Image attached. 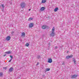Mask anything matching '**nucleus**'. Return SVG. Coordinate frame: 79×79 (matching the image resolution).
Wrapping results in <instances>:
<instances>
[{
  "label": "nucleus",
  "mask_w": 79,
  "mask_h": 79,
  "mask_svg": "<svg viewBox=\"0 0 79 79\" xmlns=\"http://www.w3.org/2000/svg\"><path fill=\"white\" fill-rule=\"evenodd\" d=\"M42 76L43 77H45V75H43Z\"/></svg>",
  "instance_id": "28"
},
{
  "label": "nucleus",
  "mask_w": 79,
  "mask_h": 79,
  "mask_svg": "<svg viewBox=\"0 0 79 79\" xmlns=\"http://www.w3.org/2000/svg\"><path fill=\"white\" fill-rule=\"evenodd\" d=\"M32 19H33V18L30 17L28 19V21H31V20H32Z\"/></svg>",
  "instance_id": "13"
},
{
  "label": "nucleus",
  "mask_w": 79,
  "mask_h": 79,
  "mask_svg": "<svg viewBox=\"0 0 79 79\" xmlns=\"http://www.w3.org/2000/svg\"><path fill=\"white\" fill-rule=\"evenodd\" d=\"M42 28L43 29H49V27L46 25H44L42 27Z\"/></svg>",
  "instance_id": "4"
},
{
  "label": "nucleus",
  "mask_w": 79,
  "mask_h": 79,
  "mask_svg": "<svg viewBox=\"0 0 79 79\" xmlns=\"http://www.w3.org/2000/svg\"><path fill=\"white\" fill-rule=\"evenodd\" d=\"M1 6L3 8H5V6H4V5L2 4L1 5Z\"/></svg>",
  "instance_id": "21"
},
{
  "label": "nucleus",
  "mask_w": 79,
  "mask_h": 79,
  "mask_svg": "<svg viewBox=\"0 0 79 79\" xmlns=\"http://www.w3.org/2000/svg\"><path fill=\"white\" fill-rule=\"evenodd\" d=\"M10 58H11V59H13V56L11 55H10Z\"/></svg>",
  "instance_id": "22"
},
{
  "label": "nucleus",
  "mask_w": 79,
  "mask_h": 79,
  "mask_svg": "<svg viewBox=\"0 0 79 79\" xmlns=\"http://www.w3.org/2000/svg\"><path fill=\"white\" fill-rule=\"evenodd\" d=\"M50 45H48V47H50Z\"/></svg>",
  "instance_id": "34"
},
{
  "label": "nucleus",
  "mask_w": 79,
  "mask_h": 79,
  "mask_svg": "<svg viewBox=\"0 0 79 79\" xmlns=\"http://www.w3.org/2000/svg\"><path fill=\"white\" fill-rule=\"evenodd\" d=\"M48 45H50V43H48Z\"/></svg>",
  "instance_id": "32"
},
{
  "label": "nucleus",
  "mask_w": 79,
  "mask_h": 79,
  "mask_svg": "<svg viewBox=\"0 0 79 79\" xmlns=\"http://www.w3.org/2000/svg\"><path fill=\"white\" fill-rule=\"evenodd\" d=\"M6 56V54H5L3 56Z\"/></svg>",
  "instance_id": "30"
},
{
  "label": "nucleus",
  "mask_w": 79,
  "mask_h": 79,
  "mask_svg": "<svg viewBox=\"0 0 79 79\" xmlns=\"http://www.w3.org/2000/svg\"><path fill=\"white\" fill-rule=\"evenodd\" d=\"M49 49H50V48H48V50H49Z\"/></svg>",
  "instance_id": "37"
},
{
  "label": "nucleus",
  "mask_w": 79,
  "mask_h": 79,
  "mask_svg": "<svg viewBox=\"0 0 79 79\" xmlns=\"http://www.w3.org/2000/svg\"><path fill=\"white\" fill-rule=\"evenodd\" d=\"M4 8H3L2 9V10H4Z\"/></svg>",
  "instance_id": "33"
},
{
  "label": "nucleus",
  "mask_w": 79,
  "mask_h": 79,
  "mask_svg": "<svg viewBox=\"0 0 79 79\" xmlns=\"http://www.w3.org/2000/svg\"><path fill=\"white\" fill-rule=\"evenodd\" d=\"M57 46H56L55 48V49H56V48H57Z\"/></svg>",
  "instance_id": "27"
},
{
  "label": "nucleus",
  "mask_w": 79,
  "mask_h": 79,
  "mask_svg": "<svg viewBox=\"0 0 79 79\" xmlns=\"http://www.w3.org/2000/svg\"><path fill=\"white\" fill-rule=\"evenodd\" d=\"M73 61L74 62V63H75V64H76V59H75L74 58H73Z\"/></svg>",
  "instance_id": "15"
},
{
  "label": "nucleus",
  "mask_w": 79,
  "mask_h": 79,
  "mask_svg": "<svg viewBox=\"0 0 79 79\" xmlns=\"http://www.w3.org/2000/svg\"><path fill=\"white\" fill-rule=\"evenodd\" d=\"M58 10V8L56 7L54 11H55V12H56V11H57Z\"/></svg>",
  "instance_id": "12"
},
{
  "label": "nucleus",
  "mask_w": 79,
  "mask_h": 79,
  "mask_svg": "<svg viewBox=\"0 0 79 79\" xmlns=\"http://www.w3.org/2000/svg\"><path fill=\"white\" fill-rule=\"evenodd\" d=\"M55 35V28L54 27H53L52 29V33H51L50 35L52 37H54Z\"/></svg>",
  "instance_id": "1"
},
{
  "label": "nucleus",
  "mask_w": 79,
  "mask_h": 79,
  "mask_svg": "<svg viewBox=\"0 0 79 79\" xmlns=\"http://www.w3.org/2000/svg\"><path fill=\"white\" fill-rule=\"evenodd\" d=\"M13 71V68L11 67L9 69V72H12Z\"/></svg>",
  "instance_id": "9"
},
{
  "label": "nucleus",
  "mask_w": 79,
  "mask_h": 79,
  "mask_svg": "<svg viewBox=\"0 0 79 79\" xmlns=\"http://www.w3.org/2000/svg\"><path fill=\"white\" fill-rule=\"evenodd\" d=\"M48 62L49 63H52V59L51 58H49L48 59Z\"/></svg>",
  "instance_id": "7"
},
{
  "label": "nucleus",
  "mask_w": 79,
  "mask_h": 79,
  "mask_svg": "<svg viewBox=\"0 0 79 79\" xmlns=\"http://www.w3.org/2000/svg\"><path fill=\"white\" fill-rule=\"evenodd\" d=\"M25 45L27 46V47H29V44L28 43H27Z\"/></svg>",
  "instance_id": "18"
},
{
  "label": "nucleus",
  "mask_w": 79,
  "mask_h": 79,
  "mask_svg": "<svg viewBox=\"0 0 79 79\" xmlns=\"http://www.w3.org/2000/svg\"><path fill=\"white\" fill-rule=\"evenodd\" d=\"M49 70H50V69L47 68L46 69L45 71H48Z\"/></svg>",
  "instance_id": "16"
},
{
  "label": "nucleus",
  "mask_w": 79,
  "mask_h": 79,
  "mask_svg": "<svg viewBox=\"0 0 79 79\" xmlns=\"http://www.w3.org/2000/svg\"><path fill=\"white\" fill-rule=\"evenodd\" d=\"M3 76V73H0V77H2Z\"/></svg>",
  "instance_id": "17"
},
{
  "label": "nucleus",
  "mask_w": 79,
  "mask_h": 79,
  "mask_svg": "<svg viewBox=\"0 0 79 79\" xmlns=\"http://www.w3.org/2000/svg\"><path fill=\"white\" fill-rule=\"evenodd\" d=\"M25 36V33H24V32H23V33L22 34L21 37H23V36Z\"/></svg>",
  "instance_id": "14"
},
{
  "label": "nucleus",
  "mask_w": 79,
  "mask_h": 79,
  "mask_svg": "<svg viewBox=\"0 0 79 79\" xmlns=\"http://www.w3.org/2000/svg\"><path fill=\"white\" fill-rule=\"evenodd\" d=\"M34 26V23H31L29 24V27L30 28Z\"/></svg>",
  "instance_id": "5"
},
{
  "label": "nucleus",
  "mask_w": 79,
  "mask_h": 79,
  "mask_svg": "<svg viewBox=\"0 0 79 79\" xmlns=\"http://www.w3.org/2000/svg\"><path fill=\"white\" fill-rule=\"evenodd\" d=\"M62 64V65H64V62Z\"/></svg>",
  "instance_id": "25"
},
{
  "label": "nucleus",
  "mask_w": 79,
  "mask_h": 79,
  "mask_svg": "<svg viewBox=\"0 0 79 79\" xmlns=\"http://www.w3.org/2000/svg\"><path fill=\"white\" fill-rule=\"evenodd\" d=\"M37 58H38V59H39V58H40V55H38L37 56Z\"/></svg>",
  "instance_id": "20"
},
{
  "label": "nucleus",
  "mask_w": 79,
  "mask_h": 79,
  "mask_svg": "<svg viewBox=\"0 0 79 79\" xmlns=\"http://www.w3.org/2000/svg\"><path fill=\"white\" fill-rule=\"evenodd\" d=\"M78 76V75H75L74 74L73 75H72L70 76L71 78V79H74V78H76V77H77Z\"/></svg>",
  "instance_id": "3"
},
{
  "label": "nucleus",
  "mask_w": 79,
  "mask_h": 79,
  "mask_svg": "<svg viewBox=\"0 0 79 79\" xmlns=\"http://www.w3.org/2000/svg\"><path fill=\"white\" fill-rule=\"evenodd\" d=\"M47 1V0H42V3H45Z\"/></svg>",
  "instance_id": "11"
},
{
  "label": "nucleus",
  "mask_w": 79,
  "mask_h": 79,
  "mask_svg": "<svg viewBox=\"0 0 79 79\" xmlns=\"http://www.w3.org/2000/svg\"><path fill=\"white\" fill-rule=\"evenodd\" d=\"M3 69H6V67H4V68H3Z\"/></svg>",
  "instance_id": "26"
},
{
  "label": "nucleus",
  "mask_w": 79,
  "mask_h": 79,
  "mask_svg": "<svg viewBox=\"0 0 79 79\" xmlns=\"http://www.w3.org/2000/svg\"><path fill=\"white\" fill-rule=\"evenodd\" d=\"M69 52V51H68L67 52V53H68Z\"/></svg>",
  "instance_id": "36"
},
{
  "label": "nucleus",
  "mask_w": 79,
  "mask_h": 79,
  "mask_svg": "<svg viewBox=\"0 0 79 79\" xmlns=\"http://www.w3.org/2000/svg\"><path fill=\"white\" fill-rule=\"evenodd\" d=\"M45 8V7H42L40 9V10L41 11H44Z\"/></svg>",
  "instance_id": "8"
},
{
  "label": "nucleus",
  "mask_w": 79,
  "mask_h": 79,
  "mask_svg": "<svg viewBox=\"0 0 79 79\" xmlns=\"http://www.w3.org/2000/svg\"><path fill=\"white\" fill-rule=\"evenodd\" d=\"M31 10V9H29V11H30Z\"/></svg>",
  "instance_id": "35"
},
{
  "label": "nucleus",
  "mask_w": 79,
  "mask_h": 79,
  "mask_svg": "<svg viewBox=\"0 0 79 79\" xmlns=\"http://www.w3.org/2000/svg\"><path fill=\"white\" fill-rule=\"evenodd\" d=\"M73 56V55H71L70 56H69V58H71Z\"/></svg>",
  "instance_id": "19"
},
{
  "label": "nucleus",
  "mask_w": 79,
  "mask_h": 79,
  "mask_svg": "<svg viewBox=\"0 0 79 79\" xmlns=\"http://www.w3.org/2000/svg\"><path fill=\"white\" fill-rule=\"evenodd\" d=\"M26 4L25 2H22L20 4V6L22 8H24L26 6Z\"/></svg>",
  "instance_id": "2"
},
{
  "label": "nucleus",
  "mask_w": 79,
  "mask_h": 79,
  "mask_svg": "<svg viewBox=\"0 0 79 79\" xmlns=\"http://www.w3.org/2000/svg\"><path fill=\"white\" fill-rule=\"evenodd\" d=\"M39 64V63H38V62H37V63L36 64V65H38Z\"/></svg>",
  "instance_id": "31"
},
{
  "label": "nucleus",
  "mask_w": 79,
  "mask_h": 79,
  "mask_svg": "<svg viewBox=\"0 0 79 79\" xmlns=\"http://www.w3.org/2000/svg\"><path fill=\"white\" fill-rule=\"evenodd\" d=\"M5 53L7 54H11V51L10 50L9 51L6 52Z\"/></svg>",
  "instance_id": "10"
},
{
  "label": "nucleus",
  "mask_w": 79,
  "mask_h": 79,
  "mask_svg": "<svg viewBox=\"0 0 79 79\" xmlns=\"http://www.w3.org/2000/svg\"><path fill=\"white\" fill-rule=\"evenodd\" d=\"M66 58H67V59H69V56H66Z\"/></svg>",
  "instance_id": "23"
},
{
  "label": "nucleus",
  "mask_w": 79,
  "mask_h": 79,
  "mask_svg": "<svg viewBox=\"0 0 79 79\" xmlns=\"http://www.w3.org/2000/svg\"><path fill=\"white\" fill-rule=\"evenodd\" d=\"M10 39H11V37L10 36H8L6 37V40L7 41L10 40Z\"/></svg>",
  "instance_id": "6"
},
{
  "label": "nucleus",
  "mask_w": 79,
  "mask_h": 79,
  "mask_svg": "<svg viewBox=\"0 0 79 79\" xmlns=\"http://www.w3.org/2000/svg\"><path fill=\"white\" fill-rule=\"evenodd\" d=\"M14 32H15L14 31H12L11 32V34H12V33H14Z\"/></svg>",
  "instance_id": "29"
},
{
  "label": "nucleus",
  "mask_w": 79,
  "mask_h": 79,
  "mask_svg": "<svg viewBox=\"0 0 79 79\" xmlns=\"http://www.w3.org/2000/svg\"><path fill=\"white\" fill-rule=\"evenodd\" d=\"M11 60H12V59H11L10 60H9L8 61V62H11Z\"/></svg>",
  "instance_id": "24"
}]
</instances>
